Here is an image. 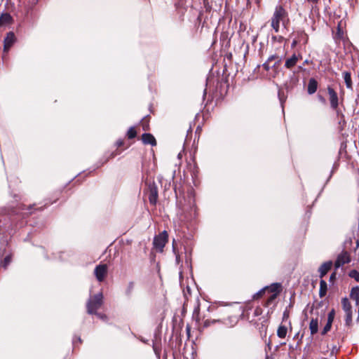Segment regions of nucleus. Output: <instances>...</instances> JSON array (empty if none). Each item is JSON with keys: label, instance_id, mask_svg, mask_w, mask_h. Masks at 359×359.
I'll return each mask as SVG.
<instances>
[{"label": "nucleus", "instance_id": "nucleus-1", "mask_svg": "<svg viewBox=\"0 0 359 359\" xmlns=\"http://www.w3.org/2000/svg\"><path fill=\"white\" fill-rule=\"evenodd\" d=\"M282 290L283 287L281 283H273L259 290L253 295L252 298L254 300H257L262 297H265L266 299L263 302L262 305L267 308L273 306V308H271V311L269 310L268 313H273L274 308L278 304L277 299L280 294Z\"/></svg>", "mask_w": 359, "mask_h": 359}, {"label": "nucleus", "instance_id": "nucleus-2", "mask_svg": "<svg viewBox=\"0 0 359 359\" xmlns=\"http://www.w3.org/2000/svg\"><path fill=\"white\" fill-rule=\"evenodd\" d=\"M288 13L281 5L276 6L273 15L271 18V27L276 33L280 30V23L283 25L288 22Z\"/></svg>", "mask_w": 359, "mask_h": 359}, {"label": "nucleus", "instance_id": "nucleus-3", "mask_svg": "<svg viewBox=\"0 0 359 359\" xmlns=\"http://www.w3.org/2000/svg\"><path fill=\"white\" fill-rule=\"evenodd\" d=\"M102 299L103 295L102 293H98L90 297L86 304L88 313L97 314V311L102 304Z\"/></svg>", "mask_w": 359, "mask_h": 359}, {"label": "nucleus", "instance_id": "nucleus-4", "mask_svg": "<svg viewBox=\"0 0 359 359\" xmlns=\"http://www.w3.org/2000/svg\"><path fill=\"white\" fill-rule=\"evenodd\" d=\"M116 149L113 151H108L104 155V161L103 163L108 162L110 159L114 158L115 156L119 155L123 150L126 149L130 147V144H126V142L122 140H118L116 143Z\"/></svg>", "mask_w": 359, "mask_h": 359}, {"label": "nucleus", "instance_id": "nucleus-5", "mask_svg": "<svg viewBox=\"0 0 359 359\" xmlns=\"http://www.w3.org/2000/svg\"><path fill=\"white\" fill-rule=\"evenodd\" d=\"M168 241V233L166 231H163L154 238L153 246L154 248L159 252H163V248Z\"/></svg>", "mask_w": 359, "mask_h": 359}, {"label": "nucleus", "instance_id": "nucleus-6", "mask_svg": "<svg viewBox=\"0 0 359 359\" xmlns=\"http://www.w3.org/2000/svg\"><path fill=\"white\" fill-rule=\"evenodd\" d=\"M327 90L330 107L332 109H337V107L339 106V103L344 102V95H341L339 97L337 91L331 86H327Z\"/></svg>", "mask_w": 359, "mask_h": 359}, {"label": "nucleus", "instance_id": "nucleus-7", "mask_svg": "<svg viewBox=\"0 0 359 359\" xmlns=\"http://www.w3.org/2000/svg\"><path fill=\"white\" fill-rule=\"evenodd\" d=\"M290 36L293 39L291 44L292 48H295L298 44H306L309 40V36L303 29L294 31Z\"/></svg>", "mask_w": 359, "mask_h": 359}, {"label": "nucleus", "instance_id": "nucleus-8", "mask_svg": "<svg viewBox=\"0 0 359 359\" xmlns=\"http://www.w3.org/2000/svg\"><path fill=\"white\" fill-rule=\"evenodd\" d=\"M107 271L108 267L107 264H103L97 265L94 270V274L96 277V279L99 282H102L107 275Z\"/></svg>", "mask_w": 359, "mask_h": 359}, {"label": "nucleus", "instance_id": "nucleus-9", "mask_svg": "<svg viewBox=\"0 0 359 359\" xmlns=\"http://www.w3.org/2000/svg\"><path fill=\"white\" fill-rule=\"evenodd\" d=\"M16 41L15 34L13 32H8L4 40V52H8Z\"/></svg>", "mask_w": 359, "mask_h": 359}, {"label": "nucleus", "instance_id": "nucleus-10", "mask_svg": "<svg viewBox=\"0 0 359 359\" xmlns=\"http://www.w3.org/2000/svg\"><path fill=\"white\" fill-rule=\"evenodd\" d=\"M351 262V257L348 252L343 251L338 256L334 262L335 269H339L345 264H348Z\"/></svg>", "mask_w": 359, "mask_h": 359}, {"label": "nucleus", "instance_id": "nucleus-11", "mask_svg": "<svg viewBox=\"0 0 359 359\" xmlns=\"http://www.w3.org/2000/svg\"><path fill=\"white\" fill-rule=\"evenodd\" d=\"M158 198V188L155 184H149L148 198L151 205H156Z\"/></svg>", "mask_w": 359, "mask_h": 359}, {"label": "nucleus", "instance_id": "nucleus-12", "mask_svg": "<svg viewBox=\"0 0 359 359\" xmlns=\"http://www.w3.org/2000/svg\"><path fill=\"white\" fill-rule=\"evenodd\" d=\"M224 320H225L224 317L210 319V318H205V316H203V322H202V325H201V326H200V331L201 332L204 329H205L212 325H215L216 323H224Z\"/></svg>", "mask_w": 359, "mask_h": 359}, {"label": "nucleus", "instance_id": "nucleus-13", "mask_svg": "<svg viewBox=\"0 0 359 359\" xmlns=\"http://www.w3.org/2000/svg\"><path fill=\"white\" fill-rule=\"evenodd\" d=\"M49 204H50V203H46L45 205H41V206H37L36 204H33V205H26L22 204L20 206V209L22 210H28L29 214L32 215V214L34 213L36 211L43 210L44 208L46 207H47Z\"/></svg>", "mask_w": 359, "mask_h": 359}, {"label": "nucleus", "instance_id": "nucleus-14", "mask_svg": "<svg viewBox=\"0 0 359 359\" xmlns=\"http://www.w3.org/2000/svg\"><path fill=\"white\" fill-rule=\"evenodd\" d=\"M302 59V56L301 54H295L294 53L290 57L286 59L285 67L287 69H292L294 67L297 62Z\"/></svg>", "mask_w": 359, "mask_h": 359}, {"label": "nucleus", "instance_id": "nucleus-15", "mask_svg": "<svg viewBox=\"0 0 359 359\" xmlns=\"http://www.w3.org/2000/svg\"><path fill=\"white\" fill-rule=\"evenodd\" d=\"M332 266L333 263L332 261L325 262L320 265L318 269L319 277L320 280H322L323 277L328 273V271L332 269Z\"/></svg>", "mask_w": 359, "mask_h": 359}, {"label": "nucleus", "instance_id": "nucleus-16", "mask_svg": "<svg viewBox=\"0 0 359 359\" xmlns=\"http://www.w3.org/2000/svg\"><path fill=\"white\" fill-rule=\"evenodd\" d=\"M192 319L196 322L198 330L200 331V326L202 325L203 317L200 314V305L198 304L194 309Z\"/></svg>", "mask_w": 359, "mask_h": 359}, {"label": "nucleus", "instance_id": "nucleus-17", "mask_svg": "<svg viewBox=\"0 0 359 359\" xmlns=\"http://www.w3.org/2000/svg\"><path fill=\"white\" fill-rule=\"evenodd\" d=\"M141 140L144 144H150L151 146L156 145V140L154 135L151 133H145L142 135Z\"/></svg>", "mask_w": 359, "mask_h": 359}, {"label": "nucleus", "instance_id": "nucleus-18", "mask_svg": "<svg viewBox=\"0 0 359 359\" xmlns=\"http://www.w3.org/2000/svg\"><path fill=\"white\" fill-rule=\"evenodd\" d=\"M13 18L9 13H2L0 16V27L11 25L13 23Z\"/></svg>", "mask_w": 359, "mask_h": 359}, {"label": "nucleus", "instance_id": "nucleus-19", "mask_svg": "<svg viewBox=\"0 0 359 359\" xmlns=\"http://www.w3.org/2000/svg\"><path fill=\"white\" fill-rule=\"evenodd\" d=\"M318 89V81L314 78H311L309 80L307 92L309 95L314 94Z\"/></svg>", "mask_w": 359, "mask_h": 359}, {"label": "nucleus", "instance_id": "nucleus-20", "mask_svg": "<svg viewBox=\"0 0 359 359\" xmlns=\"http://www.w3.org/2000/svg\"><path fill=\"white\" fill-rule=\"evenodd\" d=\"M318 325L319 320L318 318H311L309 323V330L311 336H313L318 332Z\"/></svg>", "mask_w": 359, "mask_h": 359}, {"label": "nucleus", "instance_id": "nucleus-21", "mask_svg": "<svg viewBox=\"0 0 359 359\" xmlns=\"http://www.w3.org/2000/svg\"><path fill=\"white\" fill-rule=\"evenodd\" d=\"M343 78L344 79V82L346 84V86L348 89H352L353 88V82L351 79V74L349 72H344L342 73Z\"/></svg>", "mask_w": 359, "mask_h": 359}, {"label": "nucleus", "instance_id": "nucleus-22", "mask_svg": "<svg viewBox=\"0 0 359 359\" xmlns=\"http://www.w3.org/2000/svg\"><path fill=\"white\" fill-rule=\"evenodd\" d=\"M351 299L355 301V304L359 305V287L355 286L352 287L350 292Z\"/></svg>", "mask_w": 359, "mask_h": 359}, {"label": "nucleus", "instance_id": "nucleus-23", "mask_svg": "<svg viewBox=\"0 0 359 359\" xmlns=\"http://www.w3.org/2000/svg\"><path fill=\"white\" fill-rule=\"evenodd\" d=\"M327 285L325 280L322 279L320 281V290H319V297L320 298L324 297L327 294Z\"/></svg>", "mask_w": 359, "mask_h": 359}, {"label": "nucleus", "instance_id": "nucleus-24", "mask_svg": "<svg viewBox=\"0 0 359 359\" xmlns=\"http://www.w3.org/2000/svg\"><path fill=\"white\" fill-rule=\"evenodd\" d=\"M341 304L345 313H352V306L346 297L341 299Z\"/></svg>", "mask_w": 359, "mask_h": 359}, {"label": "nucleus", "instance_id": "nucleus-25", "mask_svg": "<svg viewBox=\"0 0 359 359\" xmlns=\"http://www.w3.org/2000/svg\"><path fill=\"white\" fill-rule=\"evenodd\" d=\"M13 255L11 253L7 255L4 259L0 262V266L3 267L4 269H6L8 266L11 264L12 261Z\"/></svg>", "mask_w": 359, "mask_h": 359}, {"label": "nucleus", "instance_id": "nucleus-26", "mask_svg": "<svg viewBox=\"0 0 359 359\" xmlns=\"http://www.w3.org/2000/svg\"><path fill=\"white\" fill-rule=\"evenodd\" d=\"M149 121L150 118L149 116H144L141 121H140V126H142L143 130L148 131L149 130Z\"/></svg>", "mask_w": 359, "mask_h": 359}, {"label": "nucleus", "instance_id": "nucleus-27", "mask_svg": "<svg viewBox=\"0 0 359 359\" xmlns=\"http://www.w3.org/2000/svg\"><path fill=\"white\" fill-rule=\"evenodd\" d=\"M287 332V328L283 325H280L277 330V335L280 339L285 338Z\"/></svg>", "mask_w": 359, "mask_h": 359}, {"label": "nucleus", "instance_id": "nucleus-28", "mask_svg": "<svg viewBox=\"0 0 359 359\" xmlns=\"http://www.w3.org/2000/svg\"><path fill=\"white\" fill-rule=\"evenodd\" d=\"M126 136L129 140L133 139L137 136V130L135 126L129 128L127 131Z\"/></svg>", "mask_w": 359, "mask_h": 359}, {"label": "nucleus", "instance_id": "nucleus-29", "mask_svg": "<svg viewBox=\"0 0 359 359\" xmlns=\"http://www.w3.org/2000/svg\"><path fill=\"white\" fill-rule=\"evenodd\" d=\"M348 276L359 283V272L355 269H352L348 272Z\"/></svg>", "mask_w": 359, "mask_h": 359}, {"label": "nucleus", "instance_id": "nucleus-30", "mask_svg": "<svg viewBox=\"0 0 359 359\" xmlns=\"http://www.w3.org/2000/svg\"><path fill=\"white\" fill-rule=\"evenodd\" d=\"M172 251H173L174 254L175 255L176 262L177 263H180V256L178 252L177 251L176 242H175V239L172 241Z\"/></svg>", "mask_w": 359, "mask_h": 359}, {"label": "nucleus", "instance_id": "nucleus-31", "mask_svg": "<svg viewBox=\"0 0 359 359\" xmlns=\"http://www.w3.org/2000/svg\"><path fill=\"white\" fill-rule=\"evenodd\" d=\"M345 314V324L346 326L350 327L352 325V313H348Z\"/></svg>", "mask_w": 359, "mask_h": 359}, {"label": "nucleus", "instance_id": "nucleus-32", "mask_svg": "<svg viewBox=\"0 0 359 359\" xmlns=\"http://www.w3.org/2000/svg\"><path fill=\"white\" fill-rule=\"evenodd\" d=\"M332 323L327 322L326 325L324 326L323 329L321 331V334L325 335L328 332H330L332 328Z\"/></svg>", "mask_w": 359, "mask_h": 359}, {"label": "nucleus", "instance_id": "nucleus-33", "mask_svg": "<svg viewBox=\"0 0 359 359\" xmlns=\"http://www.w3.org/2000/svg\"><path fill=\"white\" fill-rule=\"evenodd\" d=\"M334 316H335V311L334 309H332L329 312V313L327 315V322H330V323H332L334 321Z\"/></svg>", "mask_w": 359, "mask_h": 359}, {"label": "nucleus", "instance_id": "nucleus-34", "mask_svg": "<svg viewBox=\"0 0 359 359\" xmlns=\"http://www.w3.org/2000/svg\"><path fill=\"white\" fill-rule=\"evenodd\" d=\"M262 313H263L262 309L259 306H257L255 308V309L254 311V316H258L262 315Z\"/></svg>", "mask_w": 359, "mask_h": 359}, {"label": "nucleus", "instance_id": "nucleus-35", "mask_svg": "<svg viewBox=\"0 0 359 359\" xmlns=\"http://www.w3.org/2000/svg\"><path fill=\"white\" fill-rule=\"evenodd\" d=\"M289 317H290V311L287 309H285L283 314V321L287 320Z\"/></svg>", "mask_w": 359, "mask_h": 359}, {"label": "nucleus", "instance_id": "nucleus-36", "mask_svg": "<svg viewBox=\"0 0 359 359\" xmlns=\"http://www.w3.org/2000/svg\"><path fill=\"white\" fill-rule=\"evenodd\" d=\"M337 269L334 270V272H332L330 276V282L331 283H334V280H336V277H337V271H336Z\"/></svg>", "mask_w": 359, "mask_h": 359}, {"label": "nucleus", "instance_id": "nucleus-37", "mask_svg": "<svg viewBox=\"0 0 359 359\" xmlns=\"http://www.w3.org/2000/svg\"><path fill=\"white\" fill-rule=\"evenodd\" d=\"M333 110L336 111L337 116L340 117L341 119H343L344 121V115L341 112V111L339 109V107H337V109H333Z\"/></svg>", "mask_w": 359, "mask_h": 359}, {"label": "nucleus", "instance_id": "nucleus-38", "mask_svg": "<svg viewBox=\"0 0 359 359\" xmlns=\"http://www.w3.org/2000/svg\"><path fill=\"white\" fill-rule=\"evenodd\" d=\"M77 343H78V344H82V339H81V337H75L74 338V340H73V344H74V346H76V344H77Z\"/></svg>", "mask_w": 359, "mask_h": 359}, {"label": "nucleus", "instance_id": "nucleus-39", "mask_svg": "<svg viewBox=\"0 0 359 359\" xmlns=\"http://www.w3.org/2000/svg\"><path fill=\"white\" fill-rule=\"evenodd\" d=\"M343 36H344L343 31L339 27H338V30H337V32L336 34V37L338 38V39H342Z\"/></svg>", "mask_w": 359, "mask_h": 359}, {"label": "nucleus", "instance_id": "nucleus-40", "mask_svg": "<svg viewBox=\"0 0 359 359\" xmlns=\"http://www.w3.org/2000/svg\"><path fill=\"white\" fill-rule=\"evenodd\" d=\"M134 288V283L130 282L128 286V293H130Z\"/></svg>", "mask_w": 359, "mask_h": 359}, {"label": "nucleus", "instance_id": "nucleus-41", "mask_svg": "<svg viewBox=\"0 0 359 359\" xmlns=\"http://www.w3.org/2000/svg\"><path fill=\"white\" fill-rule=\"evenodd\" d=\"M278 58H280V57L277 55H271L269 58H268V62H271L273 60H278Z\"/></svg>", "mask_w": 359, "mask_h": 359}, {"label": "nucleus", "instance_id": "nucleus-42", "mask_svg": "<svg viewBox=\"0 0 359 359\" xmlns=\"http://www.w3.org/2000/svg\"><path fill=\"white\" fill-rule=\"evenodd\" d=\"M281 61H282V58H281V57H280V58H278V60H276V62H275V63H274V65H273V67H274V68H277V67H279V65H280V63H281Z\"/></svg>", "mask_w": 359, "mask_h": 359}, {"label": "nucleus", "instance_id": "nucleus-43", "mask_svg": "<svg viewBox=\"0 0 359 359\" xmlns=\"http://www.w3.org/2000/svg\"><path fill=\"white\" fill-rule=\"evenodd\" d=\"M271 62H268V60L263 64V68L266 70V71H269L270 69V66H269V63Z\"/></svg>", "mask_w": 359, "mask_h": 359}, {"label": "nucleus", "instance_id": "nucleus-44", "mask_svg": "<svg viewBox=\"0 0 359 359\" xmlns=\"http://www.w3.org/2000/svg\"><path fill=\"white\" fill-rule=\"evenodd\" d=\"M186 331H187V334L188 335V337H190V332H191V327L187 325V327H186Z\"/></svg>", "mask_w": 359, "mask_h": 359}, {"label": "nucleus", "instance_id": "nucleus-45", "mask_svg": "<svg viewBox=\"0 0 359 359\" xmlns=\"http://www.w3.org/2000/svg\"><path fill=\"white\" fill-rule=\"evenodd\" d=\"M309 3L312 4H317L320 0H306Z\"/></svg>", "mask_w": 359, "mask_h": 359}, {"label": "nucleus", "instance_id": "nucleus-46", "mask_svg": "<svg viewBox=\"0 0 359 359\" xmlns=\"http://www.w3.org/2000/svg\"><path fill=\"white\" fill-rule=\"evenodd\" d=\"M99 318H102V319H106L107 318V316L104 314H101V313H97L96 314Z\"/></svg>", "mask_w": 359, "mask_h": 359}, {"label": "nucleus", "instance_id": "nucleus-47", "mask_svg": "<svg viewBox=\"0 0 359 359\" xmlns=\"http://www.w3.org/2000/svg\"><path fill=\"white\" fill-rule=\"evenodd\" d=\"M192 161L194 162V170L196 169V163L195 162L194 157L192 158Z\"/></svg>", "mask_w": 359, "mask_h": 359}, {"label": "nucleus", "instance_id": "nucleus-48", "mask_svg": "<svg viewBox=\"0 0 359 359\" xmlns=\"http://www.w3.org/2000/svg\"><path fill=\"white\" fill-rule=\"evenodd\" d=\"M320 100L321 101H325V99H324L323 97H321V96H320Z\"/></svg>", "mask_w": 359, "mask_h": 359}, {"label": "nucleus", "instance_id": "nucleus-49", "mask_svg": "<svg viewBox=\"0 0 359 359\" xmlns=\"http://www.w3.org/2000/svg\"><path fill=\"white\" fill-rule=\"evenodd\" d=\"M358 320H359V306H358Z\"/></svg>", "mask_w": 359, "mask_h": 359}]
</instances>
